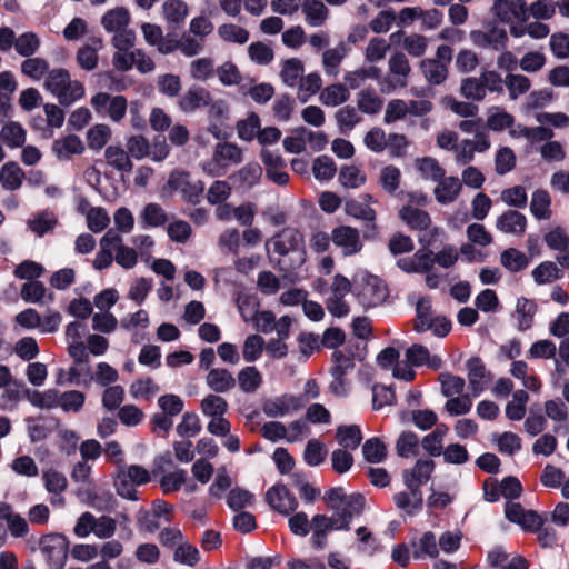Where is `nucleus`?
Returning <instances> with one entry per match:
<instances>
[{"mask_svg":"<svg viewBox=\"0 0 569 569\" xmlns=\"http://www.w3.org/2000/svg\"><path fill=\"white\" fill-rule=\"evenodd\" d=\"M43 86L62 106L74 103L86 92L83 83L71 79L69 71L63 68L52 69L46 77Z\"/></svg>","mask_w":569,"mask_h":569,"instance_id":"nucleus-1","label":"nucleus"},{"mask_svg":"<svg viewBox=\"0 0 569 569\" xmlns=\"http://www.w3.org/2000/svg\"><path fill=\"white\" fill-rule=\"evenodd\" d=\"M243 161V151L232 142L216 144L210 159L201 162V169L210 177H222L230 167Z\"/></svg>","mask_w":569,"mask_h":569,"instance_id":"nucleus-2","label":"nucleus"},{"mask_svg":"<svg viewBox=\"0 0 569 569\" xmlns=\"http://www.w3.org/2000/svg\"><path fill=\"white\" fill-rule=\"evenodd\" d=\"M150 481L149 471L138 465L120 466L114 479L117 493L128 500H137L136 486H142Z\"/></svg>","mask_w":569,"mask_h":569,"instance_id":"nucleus-3","label":"nucleus"},{"mask_svg":"<svg viewBox=\"0 0 569 569\" xmlns=\"http://www.w3.org/2000/svg\"><path fill=\"white\" fill-rule=\"evenodd\" d=\"M399 218L413 231L426 232L419 237V242L430 246L439 236V228L432 226L431 217L425 210L406 204L399 210Z\"/></svg>","mask_w":569,"mask_h":569,"instance_id":"nucleus-4","label":"nucleus"},{"mask_svg":"<svg viewBox=\"0 0 569 569\" xmlns=\"http://www.w3.org/2000/svg\"><path fill=\"white\" fill-rule=\"evenodd\" d=\"M388 70L389 74L379 82L382 92L390 93L397 88L407 87L411 67L403 52H396L390 56Z\"/></svg>","mask_w":569,"mask_h":569,"instance_id":"nucleus-5","label":"nucleus"},{"mask_svg":"<svg viewBox=\"0 0 569 569\" xmlns=\"http://www.w3.org/2000/svg\"><path fill=\"white\" fill-rule=\"evenodd\" d=\"M69 541L60 533L47 535L40 540L41 552L51 569H61L67 560Z\"/></svg>","mask_w":569,"mask_h":569,"instance_id":"nucleus-6","label":"nucleus"},{"mask_svg":"<svg viewBox=\"0 0 569 569\" xmlns=\"http://www.w3.org/2000/svg\"><path fill=\"white\" fill-rule=\"evenodd\" d=\"M332 243L339 248L345 257L360 253L363 249V241L359 229L340 224L331 230Z\"/></svg>","mask_w":569,"mask_h":569,"instance_id":"nucleus-7","label":"nucleus"},{"mask_svg":"<svg viewBox=\"0 0 569 569\" xmlns=\"http://www.w3.org/2000/svg\"><path fill=\"white\" fill-rule=\"evenodd\" d=\"M168 186L179 191L183 199L190 203H198L204 190L203 182L192 181L188 171L174 170L170 173Z\"/></svg>","mask_w":569,"mask_h":569,"instance_id":"nucleus-8","label":"nucleus"},{"mask_svg":"<svg viewBox=\"0 0 569 569\" xmlns=\"http://www.w3.org/2000/svg\"><path fill=\"white\" fill-rule=\"evenodd\" d=\"M491 148L490 137L487 132H477L472 139H463L455 148V160L465 166L475 160L476 152L483 153Z\"/></svg>","mask_w":569,"mask_h":569,"instance_id":"nucleus-9","label":"nucleus"},{"mask_svg":"<svg viewBox=\"0 0 569 569\" xmlns=\"http://www.w3.org/2000/svg\"><path fill=\"white\" fill-rule=\"evenodd\" d=\"M137 37L130 33L122 34L119 38H111V44L116 49L112 54V66L120 72H127L134 66L136 49L131 50L136 44Z\"/></svg>","mask_w":569,"mask_h":569,"instance_id":"nucleus-10","label":"nucleus"},{"mask_svg":"<svg viewBox=\"0 0 569 569\" xmlns=\"http://www.w3.org/2000/svg\"><path fill=\"white\" fill-rule=\"evenodd\" d=\"M131 22V13L124 7H117L108 10L101 18V24L104 30L112 33V38L122 37V34H131L137 37L134 30L129 28Z\"/></svg>","mask_w":569,"mask_h":569,"instance_id":"nucleus-11","label":"nucleus"},{"mask_svg":"<svg viewBox=\"0 0 569 569\" xmlns=\"http://www.w3.org/2000/svg\"><path fill=\"white\" fill-rule=\"evenodd\" d=\"M435 461L429 458L418 459L415 466L403 471V481L410 491L419 496L421 486L427 483L435 471ZM419 500V497H417Z\"/></svg>","mask_w":569,"mask_h":569,"instance_id":"nucleus-12","label":"nucleus"},{"mask_svg":"<svg viewBox=\"0 0 569 569\" xmlns=\"http://www.w3.org/2000/svg\"><path fill=\"white\" fill-rule=\"evenodd\" d=\"M492 13L505 23L525 22L528 19V6L523 0H495Z\"/></svg>","mask_w":569,"mask_h":569,"instance_id":"nucleus-13","label":"nucleus"},{"mask_svg":"<svg viewBox=\"0 0 569 569\" xmlns=\"http://www.w3.org/2000/svg\"><path fill=\"white\" fill-rule=\"evenodd\" d=\"M469 37L476 47L482 49L490 48L495 51L505 50L508 43L507 31L497 26H492L487 30H472Z\"/></svg>","mask_w":569,"mask_h":569,"instance_id":"nucleus-14","label":"nucleus"},{"mask_svg":"<svg viewBox=\"0 0 569 569\" xmlns=\"http://www.w3.org/2000/svg\"><path fill=\"white\" fill-rule=\"evenodd\" d=\"M272 243L273 251L279 256H287L290 252L298 251L303 248L305 240L302 233L291 227L283 228L276 233L267 244Z\"/></svg>","mask_w":569,"mask_h":569,"instance_id":"nucleus-15","label":"nucleus"},{"mask_svg":"<svg viewBox=\"0 0 569 569\" xmlns=\"http://www.w3.org/2000/svg\"><path fill=\"white\" fill-rule=\"evenodd\" d=\"M267 503L277 512L288 516L298 508L296 497L281 483L268 489L266 493Z\"/></svg>","mask_w":569,"mask_h":569,"instance_id":"nucleus-16","label":"nucleus"},{"mask_svg":"<svg viewBox=\"0 0 569 569\" xmlns=\"http://www.w3.org/2000/svg\"><path fill=\"white\" fill-rule=\"evenodd\" d=\"M303 407L301 397L284 393L279 397L268 399L262 405V411L268 417H283L298 411Z\"/></svg>","mask_w":569,"mask_h":569,"instance_id":"nucleus-17","label":"nucleus"},{"mask_svg":"<svg viewBox=\"0 0 569 569\" xmlns=\"http://www.w3.org/2000/svg\"><path fill=\"white\" fill-rule=\"evenodd\" d=\"M357 296L365 307H375L386 299L387 289L378 277L366 276Z\"/></svg>","mask_w":569,"mask_h":569,"instance_id":"nucleus-18","label":"nucleus"},{"mask_svg":"<svg viewBox=\"0 0 569 569\" xmlns=\"http://www.w3.org/2000/svg\"><path fill=\"white\" fill-rule=\"evenodd\" d=\"M505 513L509 521L518 523L526 530L536 531L542 525V519L538 513L526 510L518 502H507Z\"/></svg>","mask_w":569,"mask_h":569,"instance_id":"nucleus-19","label":"nucleus"},{"mask_svg":"<svg viewBox=\"0 0 569 569\" xmlns=\"http://www.w3.org/2000/svg\"><path fill=\"white\" fill-rule=\"evenodd\" d=\"M0 520L6 522L7 529L13 538H24L30 532L28 520L4 501H0Z\"/></svg>","mask_w":569,"mask_h":569,"instance_id":"nucleus-20","label":"nucleus"},{"mask_svg":"<svg viewBox=\"0 0 569 569\" xmlns=\"http://www.w3.org/2000/svg\"><path fill=\"white\" fill-rule=\"evenodd\" d=\"M119 244V233L114 229H109L100 239L99 251L92 262L96 270H104L109 268L113 260L114 246Z\"/></svg>","mask_w":569,"mask_h":569,"instance_id":"nucleus-21","label":"nucleus"},{"mask_svg":"<svg viewBox=\"0 0 569 569\" xmlns=\"http://www.w3.org/2000/svg\"><path fill=\"white\" fill-rule=\"evenodd\" d=\"M261 159L266 167L268 179L278 186H286L289 182V174L284 170L286 163L283 159L268 149L261 151Z\"/></svg>","mask_w":569,"mask_h":569,"instance_id":"nucleus-22","label":"nucleus"},{"mask_svg":"<svg viewBox=\"0 0 569 569\" xmlns=\"http://www.w3.org/2000/svg\"><path fill=\"white\" fill-rule=\"evenodd\" d=\"M103 48L101 38H91L87 43L81 46L76 54L78 66L86 70L92 71L99 63V51Z\"/></svg>","mask_w":569,"mask_h":569,"instance_id":"nucleus-23","label":"nucleus"},{"mask_svg":"<svg viewBox=\"0 0 569 569\" xmlns=\"http://www.w3.org/2000/svg\"><path fill=\"white\" fill-rule=\"evenodd\" d=\"M309 27L319 28L327 23L330 11L322 0H302L300 7Z\"/></svg>","mask_w":569,"mask_h":569,"instance_id":"nucleus-24","label":"nucleus"},{"mask_svg":"<svg viewBox=\"0 0 569 569\" xmlns=\"http://www.w3.org/2000/svg\"><path fill=\"white\" fill-rule=\"evenodd\" d=\"M468 381L473 396H479L490 380L491 375L487 371L483 361L479 357H472L467 361Z\"/></svg>","mask_w":569,"mask_h":569,"instance_id":"nucleus-25","label":"nucleus"},{"mask_svg":"<svg viewBox=\"0 0 569 569\" xmlns=\"http://www.w3.org/2000/svg\"><path fill=\"white\" fill-rule=\"evenodd\" d=\"M410 548L416 560L437 559L439 556L437 537L432 531H426L418 539L411 540Z\"/></svg>","mask_w":569,"mask_h":569,"instance_id":"nucleus-26","label":"nucleus"},{"mask_svg":"<svg viewBox=\"0 0 569 569\" xmlns=\"http://www.w3.org/2000/svg\"><path fill=\"white\" fill-rule=\"evenodd\" d=\"M206 383L214 393H227L236 387V378L226 368H211L206 376Z\"/></svg>","mask_w":569,"mask_h":569,"instance_id":"nucleus-27","label":"nucleus"},{"mask_svg":"<svg viewBox=\"0 0 569 569\" xmlns=\"http://www.w3.org/2000/svg\"><path fill=\"white\" fill-rule=\"evenodd\" d=\"M537 310L538 305L535 300L525 297H521L517 300L512 317L517 322V329L519 331H527L533 326Z\"/></svg>","mask_w":569,"mask_h":569,"instance_id":"nucleus-28","label":"nucleus"},{"mask_svg":"<svg viewBox=\"0 0 569 569\" xmlns=\"http://www.w3.org/2000/svg\"><path fill=\"white\" fill-rule=\"evenodd\" d=\"M496 227L503 233L522 236L527 228V218L519 211L508 210L498 217Z\"/></svg>","mask_w":569,"mask_h":569,"instance_id":"nucleus-29","label":"nucleus"},{"mask_svg":"<svg viewBox=\"0 0 569 569\" xmlns=\"http://www.w3.org/2000/svg\"><path fill=\"white\" fill-rule=\"evenodd\" d=\"M406 358L411 366L416 367L427 366L430 369L438 370L442 366V360L439 356H431L425 346L418 343L407 349Z\"/></svg>","mask_w":569,"mask_h":569,"instance_id":"nucleus-30","label":"nucleus"},{"mask_svg":"<svg viewBox=\"0 0 569 569\" xmlns=\"http://www.w3.org/2000/svg\"><path fill=\"white\" fill-rule=\"evenodd\" d=\"M104 159L109 167L119 172L129 173L133 169V162L128 150L120 144L108 146L104 150Z\"/></svg>","mask_w":569,"mask_h":569,"instance_id":"nucleus-31","label":"nucleus"},{"mask_svg":"<svg viewBox=\"0 0 569 569\" xmlns=\"http://www.w3.org/2000/svg\"><path fill=\"white\" fill-rule=\"evenodd\" d=\"M210 102L211 94L206 88L192 87L179 99L178 104L183 112H193Z\"/></svg>","mask_w":569,"mask_h":569,"instance_id":"nucleus-32","label":"nucleus"},{"mask_svg":"<svg viewBox=\"0 0 569 569\" xmlns=\"http://www.w3.org/2000/svg\"><path fill=\"white\" fill-rule=\"evenodd\" d=\"M461 191V182L457 177H446L437 181L433 190L436 200L441 204L452 203Z\"/></svg>","mask_w":569,"mask_h":569,"instance_id":"nucleus-33","label":"nucleus"},{"mask_svg":"<svg viewBox=\"0 0 569 569\" xmlns=\"http://www.w3.org/2000/svg\"><path fill=\"white\" fill-rule=\"evenodd\" d=\"M161 9L163 19L173 28L182 26L189 14V6L183 0H166Z\"/></svg>","mask_w":569,"mask_h":569,"instance_id":"nucleus-34","label":"nucleus"},{"mask_svg":"<svg viewBox=\"0 0 569 569\" xmlns=\"http://www.w3.org/2000/svg\"><path fill=\"white\" fill-rule=\"evenodd\" d=\"M348 54L345 43H339L335 48L322 52V68L327 76L337 77L340 72V64Z\"/></svg>","mask_w":569,"mask_h":569,"instance_id":"nucleus-35","label":"nucleus"},{"mask_svg":"<svg viewBox=\"0 0 569 569\" xmlns=\"http://www.w3.org/2000/svg\"><path fill=\"white\" fill-rule=\"evenodd\" d=\"M24 180V171L14 161L6 162L0 169V183L9 191L18 190Z\"/></svg>","mask_w":569,"mask_h":569,"instance_id":"nucleus-36","label":"nucleus"},{"mask_svg":"<svg viewBox=\"0 0 569 569\" xmlns=\"http://www.w3.org/2000/svg\"><path fill=\"white\" fill-rule=\"evenodd\" d=\"M419 67L425 79L430 84L439 86L448 78V67H446L441 61L427 58L421 60Z\"/></svg>","mask_w":569,"mask_h":569,"instance_id":"nucleus-37","label":"nucleus"},{"mask_svg":"<svg viewBox=\"0 0 569 569\" xmlns=\"http://www.w3.org/2000/svg\"><path fill=\"white\" fill-rule=\"evenodd\" d=\"M403 36L402 48L406 52L415 58L422 57L428 49V39L426 36L420 33H410L405 36L402 31H397L390 36L393 40L396 37Z\"/></svg>","mask_w":569,"mask_h":569,"instance_id":"nucleus-38","label":"nucleus"},{"mask_svg":"<svg viewBox=\"0 0 569 569\" xmlns=\"http://www.w3.org/2000/svg\"><path fill=\"white\" fill-rule=\"evenodd\" d=\"M26 129L16 121L6 123L0 131V140L10 149H17L24 144Z\"/></svg>","mask_w":569,"mask_h":569,"instance_id":"nucleus-39","label":"nucleus"},{"mask_svg":"<svg viewBox=\"0 0 569 569\" xmlns=\"http://www.w3.org/2000/svg\"><path fill=\"white\" fill-rule=\"evenodd\" d=\"M262 375L254 366L242 368L236 379L239 388L244 393H254L262 385Z\"/></svg>","mask_w":569,"mask_h":569,"instance_id":"nucleus-40","label":"nucleus"},{"mask_svg":"<svg viewBox=\"0 0 569 569\" xmlns=\"http://www.w3.org/2000/svg\"><path fill=\"white\" fill-rule=\"evenodd\" d=\"M530 211L538 220H549L551 218V197L548 191L538 189L532 193Z\"/></svg>","mask_w":569,"mask_h":569,"instance_id":"nucleus-41","label":"nucleus"},{"mask_svg":"<svg viewBox=\"0 0 569 569\" xmlns=\"http://www.w3.org/2000/svg\"><path fill=\"white\" fill-rule=\"evenodd\" d=\"M358 110L366 114H377L383 107V99L373 89H363L357 94Z\"/></svg>","mask_w":569,"mask_h":569,"instance_id":"nucleus-42","label":"nucleus"},{"mask_svg":"<svg viewBox=\"0 0 569 569\" xmlns=\"http://www.w3.org/2000/svg\"><path fill=\"white\" fill-rule=\"evenodd\" d=\"M84 150V146L78 136L69 134L62 139H58L53 143V151L59 159H69L73 154H80Z\"/></svg>","mask_w":569,"mask_h":569,"instance_id":"nucleus-43","label":"nucleus"},{"mask_svg":"<svg viewBox=\"0 0 569 569\" xmlns=\"http://www.w3.org/2000/svg\"><path fill=\"white\" fill-rule=\"evenodd\" d=\"M350 98L349 89L346 84L333 83L326 87L319 96L322 104L327 107H337L347 102Z\"/></svg>","mask_w":569,"mask_h":569,"instance_id":"nucleus-44","label":"nucleus"},{"mask_svg":"<svg viewBox=\"0 0 569 569\" xmlns=\"http://www.w3.org/2000/svg\"><path fill=\"white\" fill-rule=\"evenodd\" d=\"M415 167L423 179L431 180L433 182H437L446 174V171L440 166L439 161L432 157L416 159Z\"/></svg>","mask_w":569,"mask_h":569,"instance_id":"nucleus-45","label":"nucleus"},{"mask_svg":"<svg viewBox=\"0 0 569 569\" xmlns=\"http://www.w3.org/2000/svg\"><path fill=\"white\" fill-rule=\"evenodd\" d=\"M261 176V166L257 162H249L232 174L231 178L239 184V187L252 188L259 182Z\"/></svg>","mask_w":569,"mask_h":569,"instance_id":"nucleus-46","label":"nucleus"},{"mask_svg":"<svg viewBox=\"0 0 569 569\" xmlns=\"http://www.w3.org/2000/svg\"><path fill=\"white\" fill-rule=\"evenodd\" d=\"M42 480L50 495L60 496L68 488L67 477L54 468L43 469Z\"/></svg>","mask_w":569,"mask_h":569,"instance_id":"nucleus-47","label":"nucleus"},{"mask_svg":"<svg viewBox=\"0 0 569 569\" xmlns=\"http://www.w3.org/2000/svg\"><path fill=\"white\" fill-rule=\"evenodd\" d=\"M305 71L303 62L298 58H290L282 62L280 77L288 87L298 86Z\"/></svg>","mask_w":569,"mask_h":569,"instance_id":"nucleus-48","label":"nucleus"},{"mask_svg":"<svg viewBox=\"0 0 569 569\" xmlns=\"http://www.w3.org/2000/svg\"><path fill=\"white\" fill-rule=\"evenodd\" d=\"M336 439L343 449L356 450L362 440V435L360 428L356 425L339 426L337 428Z\"/></svg>","mask_w":569,"mask_h":569,"instance_id":"nucleus-49","label":"nucleus"},{"mask_svg":"<svg viewBox=\"0 0 569 569\" xmlns=\"http://www.w3.org/2000/svg\"><path fill=\"white\" fill-rule=\"evenodd\" d=\"M431 310V301L429 298H421L416 305V319L413 321V329L417 332H426L430 328L433 318Z\"/></svg>","mask_w":569,"mask_h":569,"instance_id":"nucleus-50","label":"nucleus"},{"mask_svg":"<svg viewBox=\"0 0 569 569\" xmlns=\"http://www.w3.org/2000/svg\"><path fill=\"white\" fill-rule=\"evenodd\" d=\"M219 38L226 42L244 44L249 40V31L236 23H223L218 27Z\"/></svg>","mask_w":569,"mask_h":569,"instance_id":"nucleus-51","label":"nucleus"},{"mask_svg":"<svg viewBox=\"0 0 569 569\" xmlns=\"http://www.w3.org/2000/svg\"><path fill=\"white\" fill-rule=\"evenodd\" d=\"M500 263L510 272H519L528 267L529 259L520 250L509 248L501 252Z\"/></svg>","mask_w":569,"mask_h":569,"instance_id":"nucleus-52","label":"nucleus"},{"mask_svg":"<svg viewBox=\"0 0 569 569\" xmlns=\"http://www.w3.org/2000/svg\"><path fill=\"white\" fill-rule=\"evenodd\" d=\"M200 409L207 417L213 418L224 416L229 409V405L224 398L219 395H207L200 402Z\"/></svg>","mask_w":569,"mask_h":569,"instance_id":"nucleus-53","label":"nucleus"},{"mask_svg":"<svg viewBox=\"0 0 569 569\" xmlns=\"http://www.w3.org/2000/svg\"><path fill=\"white\" fill-rule=\"evenodd\" d=\"M460 93L466 99L476 102L483 101L487 96L480 77H467L462 79Z\"/></svg>","mask_w":569,"mask_h":569,"instance_id":"nucleus-54","label":"nucleus"},{"mask_svg":"<svg viewBox=\"0 0 569 569\" xmlns=\"http://www.w3.org/2000/svg\"><path fill=\"white\" fill-rule=\"evenodd\" d=\"M51 70H49V63L43 58H31L28 57L21 63V72L34 81H39Z\"/></svg>","mask_w":569,"mask_h":569,"instance_id":"nucleus-55","label":"nucleus"},{"mask_svg":"<svg viewBox=\"0 0 569 569\" xmlns=\"http://www.w3.org/2000/svg\"><path fill=\"white\" fill-rule=\"evenodd\" d=\"M480 64L479 54L469 48L460 49L455 59V67L460 73H471Z\"/></svg>","mask_w":569,"mask_h":569,"instance_id":"nucleus-56","label":"nucleus"},{"mask_svg":"<svg viewBox=\"0 0 569 569\" xmlns=\"http://www.w3.org/2000/svg\"><path fill=\"white\" fill-rule=\"evenodd\" d=\"M140 219L142 220L144 227H162L168 221V216L164 209L158 203H148L141 214Z\"/></svg>","mask_w":569,"mask_h":569,"instance_id":"nucleus-57","label":"nucleus"},{"mask_svg":"<svg viewBox=\"0 0 569 569\" xmlns=\"http://www.w3.org/2000/svg\"><path fill=\"white\" fill-rule=\"evenodd\" d=\"M298 99L307 102L310 97L316 94L322 86V79L318 72H310L299 81Z\"/></svg>","mask_w":569,"mask_h":569,"instance_id":"nucleus-58","label":"nucleus"},{"mask_svg":"<svg viewBox=\"0 0 569 569\" xmlns=\"http://www.w3.org/2000/svg\"><path fill=\"white\" fill-rule=\"evenodd\" d=\"M505 86L511 100H517L520 96L530 90L531 81L528 77L519 73H509L505 78Z\"/></svg>","mask_w":569,"mask_h":569,"instance_id":"nucleus-59","label":"nucleus"},{"mask_svg":"<svg viewBox=\"0 0 569 569\" xmlns=\"http://www.w3.org/2000/svg\"><path fill=\"white\" fill-rule=\"evenodd\" d=\"M366 173L357 166H343L339 172V181L345 188L356 189L366 183Z\"/></svg>","mask_w":569,"mask_h":569,"instance_id":"nucleus-60","label":"nucleus"},{"mask_svg":"<svg viewBox=\"0 0 569 569\" xmlns=\"http://www.w3.org/2000/svg\"><path fill=\"white\" fill-rule=\"evenodd\" d=\"M111 128L99 123L90 128L87 132L88 147L92 150H101L111 139Z\"/></svg>","mask_w":569,"mask_h":569,"instance_id":"nucleus-61","label":"nucleus"},{"mask_svg":"<svg viewBox=\"0 0 569 569\" xmlns=\"http://www.w3.org/2000/svg\"><path fill=\"white\" fill-rule=\"evenodd\" d=\"M513 123L515 117L505 109L498 107L490 110L486 121L488 129L492 131H502L511 128Z\"/></svg>","mask_w":569,"mask_h":569,"instance_id":"nucleus-62","label":"nucleus"},{"mask_svg":"<svg viewBox=\"0 0 569 569\" xmlns=\"http://www.w3.org/2000/svg\"><path fill=\"white\" fill-rule=\"evenodd\" d=\"M173 560L181 565L194 567L200 561V552L196 546L184 539L174 549Z\"/></svg>","mask_w":569,"mask_h":569,"instance_id":"nucleus-63","label":"nucleus"},{"mask_svg":"<svg viewBox=\"0 0 569 569\" xmlns=\"http://www.w3.org/2000/svg\"><path fill=\"white\" fill-rule=\"evenodd\" d=\"M40 43L39 37L34 32L28 31L16 37L14 49L18 54L28 58L38 51Z\"/></svg>","mask_w":569,"mask_h":569,"instance_id":"nucleus-64","label":"nucleus"}]
</instances>
